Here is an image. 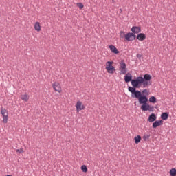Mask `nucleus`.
<instances>
[{
    "instance_id": "obj_1",
    "label": "nucleus",
    "mask_w": 176,
    "mask_h": 176,
    "mask_svg": "<svg viewBox=\"0 0 176 176\" xmlns=\"http://www.w3.org/2000/svg\"><path fill=\"white\" fill-rule=\"evenodd\" d=\"M152 79V76H151L148 74H144L142 76H138L135 79H133L131 80V85L133 87H129L128 90L131 93V97L134 98L135 92V91H141L139 90H136L135 89H140V87H148V86H151L152 85V81H151Z\"/></svg>"
},
{
    "instance_id": "obj_2",
    "label": "nucleus",
    "mask_w": 176,
    "mask_h": 176,
    "mask_svg": "<svg viewBox=\"0 0 176 176\" xmlns=\"http://www.w3.org/2000/svg\"><path fill=\"white\" fill-rule=\"evenodd\" d=\"M151 94V92L148 89H144L142 91H135L134 94V98L138 99L139 104H142L141 109L142 111H153V107H151L148 104V96Z\"/></svg>"
},
{
    "instance_id": "obj_3",
    "label": "nucleus",
    "mask_w": 176,
    "mask_h": 176,
    "mask_svg": "<svg viewBox=\"0 0 176 176\" xmlns=\"http://www.w3.org/2000/svg\"><path fill=\"white\" fill-rule=\"evenodd\" d=\"M119 71L120 72V75H126L127 74V65L124 60H122L120 63Z\"/></svg>"
},
{
    "instance_id": "obj_4",
    "label": "nucleus",
    "mask_w": 176,
    "mask_h": 176,
    "mask_svg": "<svg viewBox=\"0 0 176 176\" xmlns=\"http://www.w3.org/2000/svg\"><path fill=\"white\" fill-rule=\"evenodd\" d=\"M106 70L108 74H115V67L113 66V61H107L106 63Z\"/></svg>"
},
{
    "instance_id": "obj_5",
    "label": "nucleus",
    "mask_w": 176,
    "mask_h": 176,
    "mask_svg": "<svg viewBox=\"0 0 176 176\" xmlns=\"http://www.w3.org/2000/svg\"><path fill=\"white\" fill-rule=\"evenodd\" d=\"M1 114L3 117V123H8V120L9 119V113L6 109L2 107L1 109Z\"/></svg>"
},
{
    "instance_id": "obj_6",
    "label": "nucleus",
    "mask_w": 176,
    "mask_h": 176,
    "mask_svg": "<svg viewBox=\"0 0 176 176\" xmlns=\"http://www.w3.org/2000/svg\"><path fill=\"white\" fill-rule=\"evenodd\" d=\"M75 107H76V112L78 113H79L80 111H83V109H86V106H85V104H83V103L80 100L77 101Z\"/></svg>"
},
{
    "instance_id": "obj_7",
    "label": "nucleus",
    "mask_w": 176,
    "mask_h": 176,
    "mask_svg": "<svg viewBox=\"0 0 176 176\" xmlns=\"http://www.w3.org/2000/svg\"><path fill=\"white\" fill-rule=\"evenodd\" d=\"M52 87L55 91H57V93L61 94L63 93V89L61 88V85H60L58 82H55L52 84Z\"/></svg>"
},
{
    "instance_id": "obj_8",
    "label": "nucleus",
    "mask_w": 176,
    "mask_h": 176,
    "mask_svg": "<svg viewBox=\"0 0 176 176\" xmlns=\"http://www.w3.org/2000/svg\"><path fill=\"white\" fill-rule=\"evenodd\" d=\"M125 39L128 42H131L135 39V34H134V33H127L125 34Z\"/></svg>"
},
{
    "instance_id": "obj_9",
    "label": "nucleus",
    "mask_w": 176,
    "mask_h": 176,
    "mask_svg": "<svg viewBox=\"0 0 176 176\" xmlns=\"http://www.w3.org/2000/svg\"><path fill=\"white\" fill-rule=\"evenodd\" d=\"M109 49H110L111 53H113L114 54H119V50H118V48H116L115 45H110L109 46Z\"/></svg>"
},
{
    "instance_id": "obj_10",
    "label": "nucleus",
    "mask_w": 176,
    "mask_h": 176,
    "mask_svg": "<svg viewBox=\"0 0 176 176\" xmlns=\"http://www.w3.org/2000/svg\"><path fill=\"white\" fill-rule=\"evenodd\" d=\"M131 31L132 32V34H140L141 32V28L140 27H137V26H133L132 27Z\"/></svg>"
},
{
    "instance_id": "obj_11",
    "label": "nucleus",
    "mask_w": 176,
    "mask_h": 176,
    "mask_svg": "<svg viewBox=\"0 0 176 176\" xmlns=\"http://www.w3.org/2000/svg\"><path fill=\"white\" fill-rule=\"evenodd\" d=\"M156 119H157V117H156V115L155 113H152L149 116L148 118V122H150V123H153V122L156 121Z\"/></svg>"
},
{
    "instance_id": "obj_12",
    "label": "nucleus",
    "mask_w": 176,
    "mask_h": 176,
    "mask_svg": "<svg viewBox=\"0 0 176 176\" xmlns=\"http://www.w3.org/2000/svg\"><path fill=\"white\" fill-rule=\"evenodd\" d=\"M124 80L126 83H129V82H131L133 80V76H131V74L128 73L125 76H124Z\"/></svg>"
},
{
    "instance_id": "obj_13",
    "label": "nucleus",
    "mask_w": 176,
    "mask_h": 176,
    "mask_svg": "<svg viewBox=\"0 0 176 176\" xmlns=\"http://www.w3.org/2000/svg\"><path fill=\"white\" fill-rule=\"evenodd\" d=\"M34 30L35 31H36L37 32H41V31H42V28L41 27V23L39 22H36L34 23Z\"/></svg>"
},
{
    "instance_id": "obj_14",
    "label": "nucleus",
    "mask_w": 176,
    "mask_h": 176,
    "mask_svg": "<svg viewBox=\"0 0 176 176\" xmlns=\"http://www.w3.org/2000/svg\"><path fill=\"white\" fill-rule=\"evenodd\" d=\"M162 125H163V120L155 121L153 123V129H156Z\"/></svg>"
},
{
    "instance_id": "obj_15",
    "label": "nucleus",
    "mask_w": 176,
    "mask_h": 176,
    "mask_svg": "<svg viewBox=\"0 0 176 176\" xmlns=\"http://www.w3.org/2000/svg\"><path fill=\"white\" fill-rule=\"evenodd\" d=\"M21 98L23 101L28 102V101H29V100H30V95L28 94L25 93L23 95L21 96Z\"/></svg>"
},
{
    "instance_id": "obj_16",
    "label": "nucleus",
    "mask_w": 176,
    "mask_h": 176,
    "mask_svg": "<svg viewBox=\"0 0 176 176\" xmlns=\"http://www.w3.org/2000/svg\"><path fill=\"white\" fill-rule=\"evenodd\" d=\"M137 39H138V41H145V39H146V36L144 33H140V34H138Z\"/></svg>"
},
{
    "instance_id": "obj_17",
    "label": "nucleus",
    "mask_w": 176,
    "mask_h": 176,
    "mask_svg": "<svg viewBox=\"0 0 176 176\" xmlns=\"http://www.w3.org/2000/svg\"><path fill=\"white\" fill-rule=\"evenodd\" d=\"M134 140L135 144H140V142H141V136L140 135H138L134 138Z\"/></svg>"
},
{
    "instance_id": "obj_18",
    "label": "nucleus",
    "mask_w": 176,
    "mask_h": 176,
    "mask_svg": "<svg viewBox=\"0 0 176 176\" xmlns=\"http://www.w3.org/2000/svg\"><path fill=\"white\" fill-rule=\"evenodd\" d=\"M161 118L162 120H167V119H168V114L167 113H163L161 115Z\"/></svg>"
},
{
    "instance_id": "obj_19",
    "label": "nucleus",
    "mask_w": 176,
    "mask_h": 176,
    "mask_svg": "<svg viewBox=\"0 0 176 176\" xmlns=\"http://www.w3.org/2000/svg\"><path fill=\"white\" fill-rule=\"evenodd\" d=\"M169 174L170 176H176L175 168H173L172 169H170V170L169 171Z\"/></svg>"
},
{
    "instance_id": "obj_20",
    "label": "nucleus",
    "mask_w": 176,
    "mask_h": 176,
    "mask_svg": "<svg viewBox=\"0 0 176 176\" xmlns=\"http://www.w3.org/2000/svg\"><path fill=\"white\" fill-rule=\"evenodd\" d=\"M149 102H152L153 104H155V102H156V97L155 96H151L149 100H148Z\"/></svg>"
},
{
    "instance_id": "obj_21",
    "label": "nucleus",
    "mask_w": 176,
    "mask_h": 176,
    "mask_svg": "<svg viewBox=\"0 0 176 176\" xmlns=\"http://www.w3.org/2000/svg\"><path fill=\"white\" fill-rule=\"evenodd\" d=\"M81 170L82 173H87V166H86V165H82L81 166Z\"/></svg>"
},
{
    "instance_id": "obj_22",
    "label": "nucleus",
    "mask_w": 176,
    "mask_h": 176,
    "mask_svg": "<svg viewBox=\"0 0 176 176\" xmlns=\"http://www.w3.org/2000/svg\"><path fill=\"white\" fill-rule=\"evenodd\" d=\"M120 38H126V34H124V32L121 31L120 32Z\"/></svg>"
},
{
    "instance_id": "obj_23",
    "label": "nucleus",
    "mask_w": 176,
    "mask_h": 176,
    "mask_svg": "<svg viewBox=\"0 0 176 176\" xmlns=\"http://www.w3.org/2000/svg\"><path fill=\"white\" fill-rule=\"evenodd\" d=\"M77 6L78 8H79V9H82V8H84L83 3H78Z\"/></svg>"
},
{
    "instance_id": "obj_24",
    "label": "nucleus",
    "mask_w": 176,
    "mask_h": 176,
    "mask_svg": "<svg viewBox=\"0 0 176 176\" xmlns=\"http://www.w3.org/2000/svg\"><path fill=\"white\" fill-rule=\"evenodd\" d=\"M16 151L18 153H24V150L23 148L16 149Z\"/></svg>"
},
{
    "instance_id": "obj_25",
    "label": "nucleus",
    "mask_w": 176,
    "mask_h": 176,
    "mask_svg": "<svg viewBox=\"0 0 176 176\" xmlns=\"http://www.w3.org/2000/svg\"><path fill=\"white\" fill-rule=\"evenodd\" d=\"M143 140H144V141H146L147 140H149V135H144L143 136Z\"/></svg>"
}]
</instances>
